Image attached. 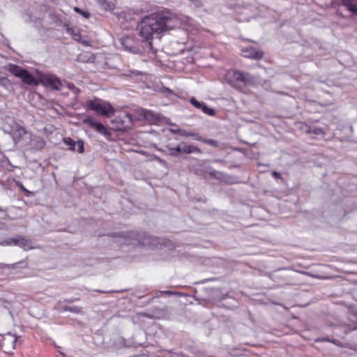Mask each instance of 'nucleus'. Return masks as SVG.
I'll list each match as a JSON object with an SVG mask.
<instances>
[{"label": "nucleus", "instance_id": "nucleus-1", "mask_svg": "<svg viewBox=\"0 0 357 357\" xmlns=\"http://www.w3.org/2000/svg\"><path fill=\"white\" fill-rule=\"evenodd\" d=\"M179 25L176 15L169 10H160L144 17L139 24V33L142 41L132 36L121 39L124 50L132 54H141L146 48L151 49L152 39L154 36L159 38L160 34L168 30L175 29Z\"/></svg>", "mask_w": 357, "mask_h": 357}, {"label": "nucleus", "instance_id": "nucleus-2", "mask_svg": "<svg viewBox=\"0 0 357 357\" xmlns=\"http://www.w3.org/2000/svg\"><path fill=\"white\" fill-rule=\"evenodd\" d=\"M9 70L13 75L20 77L23 82L28 85L38 86L40 83H42L46 87L54 90H60L62 86L60 79L53 75L40 73L37 70L38 80L26 68H9Z\"/></svg>", "mask_w": 357, "mask_h": 357}, {"label": "nucleus", "instance_id": "nucleus-3", "mask_svg": "<svg viewBox=\"0 0 357 357\" xmlns=\"http://www.w3.org/2000/svg\"><path fill=\"white\" fill-rule=\"evenodd\" d=\"M86 107L89 109L96 112L98 114L107 117L113 115L114 113V109L111 105L100 99L88 100L86 102Z\"/></svg>", "mask_w": 357, "mask_h": 357}, {"label": "nucleus", "instance_id": "nucleus-4", "mask_svg": "<svg viewBox=\"0 0 357 357\" xmlns=\"http://www.w3.org/2000/svg\"><path fill=\"white\" fill-rule=\"evenodd\" d=\"M113 241L119 244H134L140 241L139 236L135 231H122L114 236Z\"/></svg>", "mask_w": 357, "mask_h": 357}, {"label": "nucleus", "instance_id": "nucleus-5", "mask_svg": "<svg viewBox=\"0 0 357 357\" xmlns=\"http://www.w3.org/2000/svg\"><path fill=\"white\" fill-rule=\"evenodd\" d=\"M17 342V337L10 333L0 334V345L6 353H10L15 349Z\"/></svg>", "mask_w": 357, "mask_h": 357}, {"label": "nucleus", "instance_id": "nucleus-6", "mask_svg": "<svg viewBox=\"0 0 357 357\" xmlns=\"http://www.w3.org/2000/svg\"><path fill=\"white\" fill-rule=\"evenodd\" d=\"M226 77L229 82L238 81L245 84L250 83L252 81L249 74L236 70L234 68H231L227 71Z\"/></svg>", "mask_w": 357, "mask_h": 357}, {"label": "nucleus", "instance_id": "nucleus-7", "mask_svg": "<svg viewBox=\"0 0 357 357\" xmlns=\"http://www.w3.org/2000/svg\"><path fill=\"white\" fill-rule=\"evenodd\" d=\"M137 118L138 120H146L153 123L160 119V114L154 113L151 110L145 109H139L136 110Z\"/></svg>", "mask_w": 357, "mask_h": 357}, {"label": "nucleus", "instance_id": "nucleus-8", "mask_svg": "<svg viewBox=\"0 0 357 357\" xmlns=\"http://www.w3.org/2000/svg\"><path fill=\"white\" fill-rule=\"evenodd\" d=\"M334 6H342L353 15L357 14V0H333Z\"/></svg>", "mask_w": 357, "mask_h": 357}, {"label": "nucleus", "instance_id": "nucleus-9", "mask_svg": "<svg viewBox=\"0 0 357 357\" xmlns=\"http://www.w3.org/2000/svg\"><path fill=\"white\" fill-rule=\"evenodd\" d=\"M84 123L87 124L91 128L96 130L98 132L105 136L109 135V131L104 125H102L101 123L94 121L91 118L88 117L87 119H84Z\"/></svg>", "mask_w": 357, "mask_h": 357}, {"label": "nucleus", "instance_id": "nucleus-10", "mask_svg": "<svg viewBox=\"0 0 357 357\" xmlns=\"http://www.w3.org/2000/svg\"><path fill=\"white\" fill-rule=\"evenodd\" d=\"M242 52L243 56L255 59H261L264 54L262 52L257 51L253 47L245 48L242 50Z\"/></svg>", "mask_w": 357, "mask_h": 357}, {"label": "nucleus", "instance_id": "nucleus-11", "mask_svg": "<svg viewBox=\"0 0 357 357\" xmlns=\"http://www.w3.org/2000/svg\"><path fill=\"white\" fill-rule=\"evenodd\" d=\"M181 150L183 153L190 154L193 153H202V151L198 147L194 145L188 144L185 142H181Z\"/></svg>", "mask_w": 357, "mask_h": 357}, {"label": "nucleus", "instance_id": "nucleus-12", "mask_svg": "<svg viewBox=\"0 0 357 357\" xmlns=\"http://www.w3.org/2000/svg\"><path fill=\"white\" fill-rule=\"evenodd\" d=\"M171 132L173 133H178L181 136L192 137L195 140H197V141L202 139V137L197 132H188V131H186L185 130H182V129H177V130L172 129V130H171Z\"/></svg>", "mask_w": 357, "mask_h": 357}, {"label": "nucleus", "instance_id": "nucleus-13", "mask_svg": "<svg viewBox=\"0 0 357 357\" xmlns=\"http://www.w3.org/2000/svg\"><path fill=\"white\" fill-rule=\"evenodd\" d=\"M100 6L105 10H112L115 8V3L109 0H96Z\"/></svg>", "mask_w": 357, "mask_h": 357}, {"label": "nucleus", "instance_id": "nucleus-14", "mask_svg": "<svg viewBox=\"0 0 357 357\" xmlns=\"http://www.w3.org/2000/svg\"><path fill=\"white\" fill-rule=\"evenodd\" d=\"M19 247L23 248L24 250H29L32 249L31 241L26 238L24 236H20Z\"/></svg>", "mask_w": 357, "mask_h": 357}, {"label": "nucleus", "instance_id": "nucleus-15", "mask_svg": "<svg viewBox=\"0 0 357 357\" xmlns=\"http://www.w3.org/2000/svg\"><path fill=\"white\" fill-rule=\"evenodd\" d=\"M45 140L41 137H36L32 139V145L37 150L43 149L45 146Z\"/></svg>", "mask_w": 357, "mask_h": 357}, {"label": "nucleus", "instance_id": "nucleus-16", "mask_svg": "<svg viewBox=\"0 0 357 357\" xmlns=\"http://www.w3.org/2000/svg\"><path fill=\"white\" fill-rule=\"evenodd\" d=\"M132 79H135L136 80H144L146 79V75H144L142 73L137 70H130V73L128 75Z\"/></svg>", "mask_w": 357, "mask_h": 357}, {"label": "nucleus", "instance_id": "nucleus-17", "mask_svg": "<svg viewBox=\"0 0 357 357\" xmlns=\"http://www.w3.org/2000/svg\"><path fill=\"white\" fill-rule=\"evenodd\" d=\"M167 148L168 149L169 153V154L172 156H178L179 153H182L181 150V142L179 143L176 146L172 147L169 145L167 146Z\"/></svg>", "mask_w": 357, "mask_h": 357}, {"label": "nucleus", "instance_id": "nucleus-18", "mask_svg": "<svg viewBox=\"0 0 357 357\" xmlns=\"http://www.w3.org/2000/svg\"><path fill=\"white\" fill-rule=\"evenodd\" d=\"M66 31L68 33H69L70 35H71L73 36V38L75 40L81 42L82 36H81L80 33L79 32V31L75 30L73 28L68 27L66 29Z\"/></svg>", "mask_w": 357, "mask_h": 357}, {"label": "nucleus", "instance_id": "nucleus-19", "mask_svg": "<svg viewBox=\"0 0 357 357\" xmlns=\"http://www.w3.org/2000/svg\"><path fill=\"white\" fill-rule=\"evenodd\" d=\"M63 141L66 145L68 146V149L70 151H76L75 146L77 142H75L70 137H64Z\"/></svg>", "mask_w": 357, "mask_h": 357}, {"label": "nucleus", "instance_id": "nucleus-20", "mask_svg": "<svg viewBox=\"0 0 357 357\" xmlns=\"http://www.w3.org/2000/svg\"><path fill=\"white\" fill-rule=\"evenodd\" d=\"M200 109H202L204 114L209 116H215L216 114L215 109L208 107L204 102H203V106H202Z\"/></svg>", "mask_w": 357, "mask_h": 357}, {"label": "nucleus", "instance_id": "nucleus-21", "mask_svg": "<svg viewBox=\"0 0 357 357\" xmlns=\"http://www.w3.org/2000/svg\"><path fill=\"white\" fill-rule=\"evenodd\" d=\"M305 127H306V132L307 133H314V135H322L324 133V132L322 131V130L321 128H311V127H308L307 125H305Z\"/></svg>", "mask_w": 357, "mask_h": 357}, {"label": "nucleus", "instance_id": "nucleus-22", "mask_svg": "<svg viewBox=\"0 0 357 357\" xmlns=\"http://www.w3.org/2000/svg\"><path fill=\"white\" fill-rule=\"evenodd\" d=\"M20 236H17L16 237H13V238H8L6 241V244L8 245H17L18 246L19 245V243H20Z\"/></svg>", "mask_w": 357, "mask_h": 357}, {"label": "nucleus", "instance_id": "nucleus-23", "mask_svg": "<svg viewBox=\"0 0 357 357\" xmlns=\"http://www.w3.org/2000/svg\"><path fill=\"white\" fill-rule=\"evenodd\" d=\"M199 142H202L206 144H208L210 146L218 147V142L216 140L211 139H204L202 137V139L199 140Z\"/></svg>", "mask_w": 357, "mask_h": 357}, {"label": "nucleus", "instance_id": "nucleus-24", "mask_svg": "<svg viewBox=\"0 0 357 357\" xmlns=\"http://www.w3.org/2000/svg\"><path fill=\"white\" fill-rule=\"evenodd\" d=\"M63 309L64 311H69V312H74V313H79V312H81V310H82V308L78 306H73V307L64 306L63 307Z\"/></svg>", "mask_w": 357, "mask_h": 357}, {"label": "nucleus", "instance_id": "nucleus-25", "mask_svg": "<svg viewBox=\"0 0 357 357\" xmlns=\"http://www.w3.org/2000/svg\"><path fill=\"white\" fill-rule=\"evenodd\" d=\"M209 174L211 177L217 179H222L223 177V174L221 172H218L214 169H211L209 172Z\"/></svg>", "mask_w": 357, "mask_h": 357}, {"label": "nucleus", "instance_id": "nucleus-26", "mask_svg": "<svg viewBox=\"0 0 357 357\" xmlns=\"http://www.w3.org/2000/svg\"><path fill=\"white\" fill-rule=\"evenodd\" d=\"M74 10L77 13L82 15L85 19H88L90 17V13L87 11L83 10L78 7H75Z\"/></svg>", "mask_w": 357, "mask_h": 357}, {"label": "nucleus", "instance_id": "nucleus-27", "mask_svg": "<svg viewBox=\"0 0 357 357\" xmlns=\"http://www.w3.org/2000/svg\"><path fill=\"white\" fill-rule=\"evenodd\" d=\"M77 149L76 150L79 153H83L84 152V142L82 140H78L76 142Z\"/></svg>", "mask_w": 357, "mask_h": 357}, {"label": "nucleus", "instance_id": "nucleus-28", "mask_svg": "<svg viewBox=\"0 0 357 357\" xmlns=\"http://www.w3.org/2000/svg\"><path fill=\"white\" fill-rule=\"evenodd\" d=\"M190 103L196 108L201 109L202 106H203V102H199L195 98H192L190 100Z\"/></svg>", "mask_w": 357, "mask_h": 357}, {"label": "nucleus", "instance_id": "nucleus-29", "mask_svg": "<svg viewBox=\"0 0 357 357\" xmlns=\"http://www.w3.org/2000/svg\"><path fill=\"white\" fill-rule=\"evenodd\" d=\"M159 293L160 294H165L168 296L179 294L178 292L172 291H159Z\"/></svg>", "mask_w": 357, "mask_h": 357}, {"label": "nucleus", "instance_id": "nucleus-30", "mask_svg": "<svg viewBox=\"0 0 357 357\" xmlns=\"http://www.w3.org/2000/svg\"><path fill=\"white\" fill-rule=\"evenodd\" d=\"M155 160L156 161H158L159 163H160L162 165L167 167V162L165 160H163V159H162V158H160V157H158V156L155 157Z\"/></svg>", "mask_w": 357, "mask_h": 357}, {"label": "nucleus", "instance_id": "nucleus-31", "mask_svg": "<svg viewBox=\"0 0 357 357\" xmlns=\"http://www.w3.org/2000/svg\"><path fill=\"white\" fill-rule=\"evenodd\" d=\"M189 1H191L193 3V5L197 8L201 7L202 6V1L200 0H189Z\"/></svg>", "mask_w": 357, "mask_h": 357}, {"label": "nucleus", "instance_id": "nucleus-32", "mask_svg": "<svg viewBox=\"0 0 357 357\" xmlns=\"http://www.w3.org/2000/svg\"><path fill=\"white\" fill-rule=\"evenodd\" d=\"M272 175L274 178H278V179H280L282 178L281 174L279 172H275V171L273 172Z\"/></svg>", "mask_w": 357, "mask_h": 357}, {"label": "nucleus", "instance_id": "nucleus-33", "mask_svg": "<svg viewBox=\"0 0 357 357\" xmlns=\"http://www.w3.org/2000/svg\"><path fill=\"white\" fill-rule=\"evenodd\" d=\"M79 300L78 298H76V299H66L65 300V302H67V303H71L73 302H74V301H77Z\"/></svg>", "mask_w": 357, "mask_h": 357}, {"label": "nucleus", "instance_id": "nucleus-34", "mask_svg": "<svg viewBox=\"0 0 357 357\" xmlns=\"http://www.w3.org/2000/svg\"><path fill=\"white\" fill-rule=\"evenodd\" d=\"M214 162L218 163H225V160L222 159H215L214 160Z\"/></svg>", "mask_w": 357, "mask_h": 357}, {"label": "nucleus", "instance_id": "nucleus-35", "mask_svg": "<svg viewBox=\"0 0 357 357\" xmlns=\"http://www.w3.org/2000/svg\"><path fill=\"white\" fill-rule=\"evenodd\" d=\"M192 61H193V59L192 58H190V60H187V63H183V65L186 66L189 63H192Z\"/></svg>", "mask_w": 357, "mask_h": 357}, {"label": "nucleus", "instance_id": "nucleus-36", "mask_svg": "<svg viewBox=\"0 0 357 357\" xmlns=\"http://www.w3.org/2000/svg\"><path fill=\"white\" fill-rule=\"evenodd\" d=\"M17 264H6V266L10 268V267H17Z\"/></svg>", "mask_w": 357, "mask_h": 357}, {"label": "nucleus", "instance_id": "nucleus-37", "mask_svg": "<svg viewBox=\"0 0 357 357\" xmlns=\"http://www.w3.org/2000/svg\"><path fill=\"white\" fill-rule=\"evenodd\" d=\"M322 341H328V342H332L333 343H335L334 340L331 341L328 338H324Z\"/></svg>", "mask_w": 357, "mask_h": 357}, {"label": "nucleus", "instance_id": "nucleus-38", "mask_svg": "<svg viewBox=\"0 0 357 357\" xmlns=\"http://www.w3.org/2000/svg\"><path fill=\"white\" fill-rule=\"evenodd\" d=\"M301 273H302L303 274H305V275H310V276H312V275H311V274H310V273H307V272H301Z\"/></svg>", "mask_w": 357, "mask_h": 357}, {"label": "nucleus", "instance_id": "nucleus-39", "mask_svg": "<svg viewBox=\"0 0 357 357\" xmlns=\"http://www.w3.org/2000/svg\"><path fill=\"white\" fill-rule=\"evenodd\" d=\"M8 67L15 68V67H18V66L17 65L10 64V65L8 66Z\"/></svg>", "mask_w": 357, "mask_h": 357}, {"label": "nucleus", "instance_id": "nucleus-40", "mask_svg": "<svg viewBox=\"0 0 357 357\" xmlns=\"http://www.w3.org/2000/svg\"><path fill=\"white\" fill-rule=\"evenodd\" d=\"M161 294L159 293V291H157L155 292V296L156 297H158L159 296H160Z\"/></svg>", "mask_w": 357, "mask_h": 357}, {"label": "nucleus", "instance_id": "nucleus-41", "mask_svg": "<svg viewBox=\"0 0 357 357\" xmlns=\"http://www.w3.org/2000/svg\"><path fill=\"white\" fill-rule=\"evenodd\" d=\"M96 291L98 292H100V293H105V291H100V290H96Z\"/></svg>", "mask_w": 357, "mask_h": 357}]
</instances>
